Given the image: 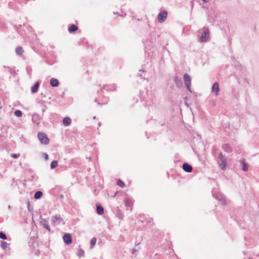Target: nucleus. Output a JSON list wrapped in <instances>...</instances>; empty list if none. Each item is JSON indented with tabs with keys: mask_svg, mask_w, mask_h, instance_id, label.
Instances as JSON below:
<instances>
[{
	"mask_svg": "<svg viewBox=\"0 0 259 259\" xmlns=\"http://www.w3.org/2000/svg\"><path fill=\"white\" fill-rule=\"evenodd\" d=\"M97 211L99 214L102 215L104 213V208L102 206L98 205L97 207Z\"/></svg>",
	"mask_w": 259,
	"mask_h": 259,
	"instance_id": "dca6fc26",
	"label": "nucleus"
},
{
	"mask_svg": "<svg viewBox=\"0 0 259 259\" xmlns=\"http://www.w3.org/2000/svg\"><path fill=\"white\" fill-rule=\"evenodd\" d=\"M219 91L220 89L219 84L218 82H215L212 85L211 91L215 94V96H218L219 95Z\"/></svg>",
	"mask_w": 259,
	"mask_h": 259,
	"instance_id": "39448f33",
	"label": "nucleus"
},
{
	"mask_svg": "<svg viewBox=\"0 0 259 259\" xmlns=\"http://www.w3.org/2000/svg\"><path fill=\"white\" fill-rule=\"evenodd\" d=\"M183 169L188 172H190L192 171V167L187 163H185L183 165Z\"/></svg>",
	"mask_w": 259,
	"mask_h": 259,
	"instance_id": "6e6552de",
	"label": "nucleus"
},
{
	"mask_svg": "<svg viewBox=\"0 0 259 259\" xmlns=\"http://www.w3.org/2000/svg\"><path fill=\"white\" fill-rule=\"evenodd\" d=\"M71 123V120L69 117H65L63 120V123L65 126H69Z\"/></svg>",
	"mask_w": 259,
	"mask_h": 259,
	"instance_id": "f8f14e48",
	"label": "nucleus"
},
{
	"mask_svg": "<svg viewBox=\"0 0 259 259\" xmlns=\"http://www.w3.org/2000/svg\"><path fill=\"white\" fill-rule=\"evenodd\" d=\"M124 202L125 205L127 207H132L133 205L132 200L128 198H126L124 200Z\"/></svg>",
	"mask_w": 259,
	"mask_h": 259,
	"instance_id": "1a4fd4ad",
	"label": "nucleus"
},
{
	"mask_svg": "<svg viewBox=\"0 0 259 259\" xmlns=\"http://www.w3.org/2000/svg\"><path fill=\"white\" fill-rule=\"evenodd\" d=\"M205 3H206L207 2V0H202Z\"/></svg>",
	"mask_w": 259,
	"mask_h": 259,
	"instance_id": "c756f323",
	"label": "nucleus"
},
{
	"mask_svg": "<svg viewBox=\"0 0 259 259\" xmlns=\"http://www.w3.org/2000/svg\"><path fill=\"white\" fill-rule=\"evenodd\" d=\"M42 225L44 228H46L49 231H50V230H51L50 227L47 221L44 220V221H42Z\"/></svg>",
	"mask_w": 259,
	"mask_h": 259,
	"instance_id": "f3484780",
	"label": "nucleus"
},
{
	"mask_svg": "<svg viewBox=\"0 0 259 259\" xmlns=\"http://www.w3.org/2000/svg\"><path fill=\"white\" fill-rule=\"evenodd\" d=\"M24 51L22 47H21L20 46H18V47H16L15 49V52H16V54L19 56L22 55L23 54V53H24Z\"/></svg>",
	"mask_w": 259,
	"mask_h": 259,
	"instance_id": "9b49d317",
	"label": "nucleus"
},
{
	"mask_svg": "<svg viewBox=\"0 0 259 259\" xmlns=\"http://www.w3.org/2000/svg\"><path fill=\"white\" fill-rule=\"evenodd\" d=\"M38 138L42 144L48 145L50 142V140L47 135L44 133L40 132L38 134Z\"/></svg>",
	"mask_w": 259,
	"mask_h": 259,
	"instance_id": "f257e3e1",
	"label": "nucleus"
},
{
	"mask_svg": "<svg viewBox=\"0 0 259 259\" xmlns=\"http://www.w3.org/2000/svg\"><path fill=\"white\" fill-rule=\"evenodd\" d=\"M58 165L57 161L54 160L51 162V167L52 169L56 168Z\"/></svg>",
	"mask_w": 259,
	"mask_h": 259,
	"instance_id": "412c9836",
	"label": "nucleus"
},
{
	"mask_svg": "<svg viewBox=\"0 0 259 259\" xmlns=\"http://www.w3.org/2000/svg\"><path fill=\"white\" fill-rule=\"evenodd\" d=\"M209 32L208 30H207L204 33L200 36V40L202 42L205 41L209 37Z\"/></svg>",
	"mask_w": 259,
	"mask_h": 259,
	"instance_id": "0eeeda50",
	"label": "nucleus"
},
{
	"mask_svg": "<svg viewBox=\"0 0 259 259\" xmlns=\"http://www.w3.org/2000/svg\"><path fill=\"white\" fill-rule=\"evenodd\" d=\"M96 243V238H93L90 241L91 247L93 248V247L95 245Z\"/></svg>",
	"mask_w": 259,
	"mask_h": 259,
	"instance_id": "4be33fe9",
	"label": "nucleus"
},
{
	"mask_svg": "<svg viewBox=\"0 0 259 259\" xmlns=\"http://www.w3.org/2000/svg\"><path fill=\"white\" fill-rule=\"evenodd\" d=\"M78 29V27L75 25H71L68 28V31L70 33H73L74 31H76Z\"/></svg>",
	"mask_w": 259,
	"mask_h": 259,
	"instance_id": "ddd939ff",
	"label": "nucleus"
},
{
	"mask_svg": "<svg viewBox=\"0 0 259 259\" xmlns=\"http://www.w3.org/2000/svg\"><path fill=\"white\" fill-rule=\"evenodd\" d=\"M61 220V218L59 215H54L52 217V221L54 223H55L57 221H60Z\"/></svg>",
	"mask_w": 259,
	"mask_h": 259,
	"instance_id": "a211bd4d",
	"label": "nucleus"
},
{
	"mask_svg": "<svg viewBox=\"0 0 259 259\" xmlns=\"http://www.w3.org/2000/svg\"><path fill=\"white\" fill-rule=\"evenodd\" d=\"M43 156L45 160H48L49 159V156L47 153H44Z\"/></svg>",
	"mask_w": 259,
	"mask_h": 259,
	"instance_id": "cd10ccee",
	"label": "nucleus"
},
{
	"mask_svg": "<svg viewBox=\"0 0 259 259\" xmlns=\"http://www.w3.org/2000/svg\"><path fill=\"white\" fill-rule=\"evenodd\" d=\"M50 84L52 87H57L59 85V82L58 79L53 78L50 80Z\"/></svg>",
	"mask_w": 259,
	"mask_h": 259,
	"instance_id": "9d476101",
	"label": "nucleus"
},
{
	"mask_svg": "<svg viewBox=\"0 0 259 259\" xmlns=\"http://www.w3.org/2000/svg\"><path fill=\"white\" fill-rule=\"evenodd\" d=\"M0 238L5 240L7 239V237L4 233L0 232Z\"/></svg>",
	"mask_w": 259,
	"mask_h": 259,
	"instance_id": "393cba45",
	"label": "nucleus"
},
{
	"mask_svg": "<svg viewBox=\"0 0 259 259\" xmlns=\"http://www.w3.org/2000/svg\"><path fill=\"white\" fill-rule=\"evenodd\" d=\"M224 147V149H225L226 151H227L228 152H229V151H231V148L229 147V146H228V145H225Z\"/></svg>",
	"mask_w": 259,
	"mask_h": 259,
	"instance_id": "a878e982",
	"label": "nucleus"
},
{
	"mask_svg": "<svg viewBox=\"0 0 259 259\" xmlns=\"http://www.w3.org/2000/svg\"><path fill=\"white\" fill-rule=\"evenodd\" d=\"M117 185L121 188H123L125 187L124 183L120 180H117Z\"/></svg>",
	"mask_w": 259,
	"mask_h": 259,
	"instance_id": "aec40b11",
	"label": "nucleus"
},
{
	"mask_svg": "<svg viewBox=\"0 0 259 259\" xmlns=\"http://www.w3.org/2000/svg\"><path fill=\"white\" fill-rule=\"evenodd\" d=\"M221 162H219V165L222 169H225L226 165V159L225 157L221 154L220 155Z\"/></svg>",
	"mask_w": 259,
	"mask_h": 259,
	"instance_id": "423d86ee",
	"label": "nucleus"
},
{
	"mask_svg": "<svg viewBox=\"0 0 259 259\" xmlns=\"http://www.w3.org/2000/svg\"><path fill=\"white\" fill-rule=\"evenodd\" d=\"M8 245L9 244L6 242L5 241L2 242L1 244V246L2 248L4 249H7L8 247Z\"/></svg>",
	"mask_w": 259,
	"mask_h": 259,
	"instance_id": "b1692460",
	"label": "nucleus"
},
{
	"mask_svg": "<svg viewBox=\"0 0 259 259\" xmlns=\"http://www.w3.org/2000/svg\"><path fill=\"white\" fill-rule=\"evenodd\" d=\"M14 114L17 117H21L22 115V112L20 110H16L14 112Z\"/></svg>",
	"mask_w": 259,
	"mask_h": 259,
	"instance_id": "5701e85b",
	"label": "nucleus"
},
{
	"mask_svg": "<svg viewBox=\"0 0 259 259\" xmlns=\"http://www.w3.org/2000/svg\"><path fill=\"white\" fill-rule=\"evenodd\" d=\"M78 254L79 256H81L84 254V251L82 249H79L78 251Z\"/></svg>",
	"mask_w": 259,
	"mask_h": 259,
	"instance_id": "bb28decb",
	"label": "nucleus"
},
{
	"mask_svg": "<svg viewBox=\"0 0 259 259\" xmlns=\"http://www.w3.org/2000/svg\"><path fill=\"white\" fill-rule=\"evenodd\" d=\"M167 17V13L165 10L161 11L157 16V20L159 23L164 22Z\"/></svg>",
	"mask_w": 259,
	"mask_h": 259,
	"instance_id": "f03ea898",
	"label": "nucleus"
},
{
	"mask_svg": "<svg viewBox=\"0 0 259 259\" xmlns=\"http://www.w3.org/2000/svg\"><path fill=\"white\" fill-rule=\"evenodd\" d=\"M63 239L66 244H70L72 243V237L70 233H65L63 237Z\"/></svg>",
	"mask_w": 259,
	"mask_h": 259,
	"instance_id": "20e7f679",
	"label": "nucleus"
},
{
	"mask_svg": "<svg viewBox=\"0 0 259 259\" xmlns=\"http://www.w3.org/2000/svg\"><path fill=\"white\" fill-rule=\"evenodd\" d=\"M19 155H17V154H12L11 155V156L14 158H17L18 157Z\"/></svg>",
	"mask_w": 259,
	"mask_h": 259,
	"instance_id": "c85d7f7f",
	"label": "nucleus"
},
{
	"mask_svg": "<svg viewBox=\"0 0 259 259\" xmlns=\"http://www.w3.org/2000/svg\"><path fill=\"white\" fill-rule=\"evenodd\" d=\"M42 195V193L41 191H37L34 194V198L35 199H38L40 198Z\"/></svg>",
	"mask_w": 259,
	"mask_h": 259,
	"instance_id": "6ab92c4d",
	"label": "nucleus"
},
{
	"mask_svg": "<svg viewBox=\"0 0 259 259\" xmlns=\"http://www.w3.org/2000/svg\"><path fill=\"white\" fill-rule=\"evenodd\" d=\"M39 86V83L38 82H37L31 88V92L33 93H36Z\"/></svg>",
	"mask_w": 259,
	"mask_h": 259,
	"instance_id": "4468645a",
	"label": "nucleus"
},
{
	"mask_svg": "<svg viewBox=\"0 0 259 259\" xmlns=\"http://www.w3.org/2000/svg\"><path fill=\"white\" fill-rule=\"evenodd\" d=\"M241 164L242 165V169L244 171H247L248 169V165L245 163V160L242 159L240 161Z\"/></svg>",
	"mask_w": 259,
	"mask_h": 259,
	"instance_id": "2eb2a0df",
	"label": "nucleus"
},
{
	"mask_svg": "<svg viewBox=\"0 0 259 259\" xmlns=\"http://www.w3.org/2000/svg\"><path fill=\"white\" fill-rule=\"evenodd\" d=\"M184 83L187 88V89L191 91V78L190 76L187 73L184 75Z\"/></svg>",
	"mask_w": 259,
	"mask_h": 259,
	"instance_id": "7ed1b4c3",
	"label": "nucleus"
}]
</instances>
